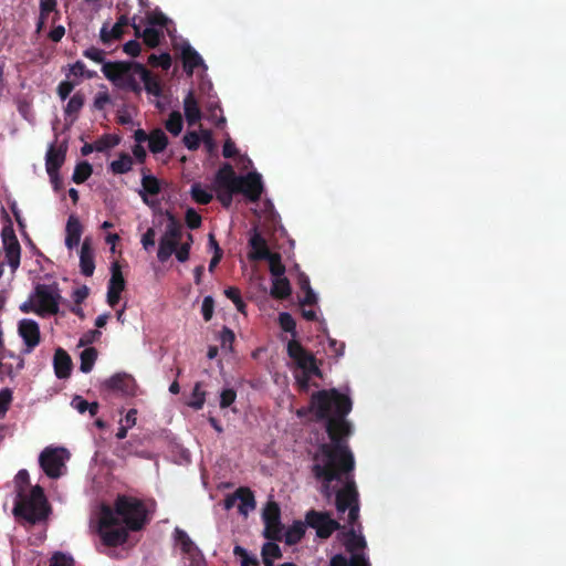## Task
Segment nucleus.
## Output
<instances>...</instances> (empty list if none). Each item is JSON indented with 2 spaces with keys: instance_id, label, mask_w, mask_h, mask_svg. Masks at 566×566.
<instances>
[{
  "instance_id": "f704fd0d",
  "label": "nucleus",
  "mask_w": 566,
  "mask_h": 566,
  "mask_svg": "<svg viewBox=\"0 0 566 566\" xmlns=\"http://www.w3.org/2000/svg\"><path fill=\"white\" fill-rule=\"evenodd\" d=\"M96 358L97 350L94 347L85 348L80 356V370L85 374L90 373L93 369Z\"/></svg>"
},
{
  "instance_id": "2eb2a0df",
  "label": "nucleus",
  "mask_w": 566,
  "mask_h": 566,
  "mask_svg": "<svg viewBox=\"0 0 566 566\" xmlns=\"http://www.w3.org/2000/svg\"><path fill=\"white\" fill-rule=\"evenodd\" d=\"M18 332L25 344L24 354H30L41 340L39 324L34 319L23 318L19 322Z\"/></svg>"
},
{
  "instance_id": "a19ab883",
  "label": "nucleus",
  "mask_w": 566,
  "mask_h": 566,
  "mask_svg": "<svg viewBox=\"0 0 566 566\" xmlns=\"http://www.w3.org/2000/svg\"><path fill=\"white\" fill-rule=\"evenodd\" d=\"M206 401V392L201 389V382H197L192 389L191 399L188 406L195 410L202 409Z\"/></svg>"
},
{
  "instance_id": "052dcab7",
  "label": "nucleus",
  "mask_w": 566,
  "mask_h": 566,
  "mask_svg": "<svg viewBox=\"0 0 566 566\" xmlns=\"http://www.w3.org/2000/svg\"><path fill=\"white\" fill-rule=\"evenodd\" d=\"M156 243V231L154 228H148L142 237V244L145 250H149Z\"/></svg>"
},
{
  "instance_id": "72a5a7b5",
  "label": "nucleus",
  "mask_w": 566,
  "mask_h": 566,
  "mask_svg": "<svg viewBox=\"0 0 566 566\" xmlns=\"http://www.w3.org/2000/svg\"><path fill=\"white\" fill-rule=\"evenodd\" d=\"M72 407L74 409H76L80 413H84L86 411L90 412V415L92 417L96 416L97 412H98V408H99V405L98 402L94 401V402H88L87 400H85L83 397L81 396H75L73 399H72V402H71Z\"/></svg>"
},
{
  "instance_id": "f8f14e48",
  "label": "nucleus",
  "mask_w": 566,
  "mask_h": 566,
  "mask_svg": "<svg viewBox=\"0 0 566 566\" xmlns=\"http://www.w3.org/2000/svg\"><path fill=\"white\" fill-rule=\"evenodd\" d=\"M66 452L64 448H45L39 457V463L44 473L51 479L61 476V470L64 467L62 453Z\"/></svg>"
},
{
  "instance_id": "680f3d73",
  "label": "nucleus",
  "mask_w": 566,
  "mask_h": 566,
  "mask_svg": "<svg viewBox=\"0 0 566 566\" xmlns=\"http://www.w3.org/2000/svg\"><path fill=\"white\" fill-rule=\"evenodd\" d=\"M123 50L126 54L136 57L140 54L142 46L138 41L130 40L124 44Z\"/></svg>"
},
{
  "instance_id": "6ab92c4d",
  "label": "nucleus",
  "mask_w": 566,
  "mask_h": 566,
  "mask_svg": "<svg viewBox=\"0 0 566 566\" xmlns=\"http://www.w3.org/2000/svg\"><path fill=\"white\" fill-rule=\"evenodd\" d=\"M72 366L71 356L63 348H56L53 357L55 376L59 379L69 378L72 371Z\"/></svg>"
},
{
  "instance_id": "09e8293b",
  "label": "nucleus",
  "mask_w": 566,
  "mask_h": 566,
  "mask_svg": "<svg viewBox=\"0 0 566 566\" xmlns=\"http://www.w3.org/2000/svg\"><path fill=\"white\" fill-rule=\"evenodd\" d=\"M182 142L189 150H197L200 146L201 138L197 132L192 130V132H188L184 136Z\"/></svg>"
},
{
  "instance_id": "49530a36",
  "label": "nucleus",
  "mask_w": 566,
  "mask_h": 566,
  "mask_svg": "<svg viewBox=\"0 0 566 566\" xmlns=\"http://www.w3.org/2000/svg\"><path fill=\"white\" fill-rule=\"evenodd\" d=\"M261 555H262V557L279 559L282 557V551L276 543L266 542L262 546Z\"/></svg>"
},
{
  "instance_id": "ea45409f",
  "label": "nucleus",
  "mask_w": 566,
  "mask_h": 566,
  "mask_svg": "<svg viewBox=\"0 0 566 566\" xmlns=\"http://www.w3.org/2000/svg\"><path fill=\"white\" fill-rule=\"evenodd\" d=\"M84 95L81 92H76L66 104V107L64 109L65 115L77 116L78 112L82 109L84 105Z\"/></svg>"
},
{
  "instance_id": "338daca9",
  "label": "nucleus",
  "mask_w": 566,
  "mask_h": 566,
  "mask_svg": "<svg viewBox=\"0 0 566 566\" xmlns=\"http://www.w3.org/2000/svg\"><path fill=\"white\" fill-rule=\"evenodd\" d=\"M90 290L86 285L77 287L72 293V298L76 305H80L88 296Z\"/></svg>"
},
{
  "instance_id": "aec40b11",
  "label": "nucleus",
  "mask_w": 566,
  "mask_h": 566,
  "mask_svg": "<svg viewBox=\"0 0 566 566\" xmlns=\"http://www.w3.org/2000/svg\"><path fill=\"white\" fill-rule=\"evenodd\" d=\"M249 245L252 249L249 254L251 260H264L272 253L268 248L266 240L256 230H254L253 234L250 237Z\"/></svg>"
},
{
  "instance_id": "5fc2aeb1",
  "label": "nucleus",
  "mask_w": 566,
  "mask_h": 566,
  "mask_svg": "<svg viewBox=\"0 0 566 566\" xmlns=\"http://www.w3.org/2000/svg\"><path fill=\"white\" fill-rule=\"evenodd\" d=\"M83 55L96 63H105L104 62V59H105V51L101 50V49H97L95 46H91L88 49H86L84 52H83Z\"/></svg>"
},
{
  "instance_id": "20e7f679",
  "label": "nucleus",
  "mask_w": 566,
  "mask_h": 566,
  "mask_svg": "<svg viewBox=\"0 0 566 566\" xmlns=\"http://www.w3.org/2000/svg\"><path fill=\"white\" fill-rule=\"evenodd\" d=\"M113 511L129 531H140L148 523L147 509L144 502L137 497L119 495Z\"/></svg>"
},
{
  "instance_id": "5701e85b",
  "label": "nucleus",
  "mask_w": 566,
  "mask_h": 566,
  "mask_svg": "<svg viewBox=\"0 0 566 566\" xmlns=\"http://www.w3.org/2000/svg\"><path fill=\"white\" fill-rule=\"evenodd\" d=\"M80 268L85 276H92L95 270L94 253L88 239H85L81 247Z\"/></svg>"
},
{
  "instance_id": "6e6d98bb",
  "label": "nucleus",
  "mask_w": 566,
  "mask_h": 566,
  "mask_svg": "<svg viewBox=\"0 0 566 566\" xmlns=\"http://www.w3.org/2000/svg\"><path fill=\"white\" fill-rule=\"evenodd\" d=\"M50 566H74V560L71 556L59 552L51 558Z\"/></svg>"
},
{
  "instance_id": "0eeeda50",
  "label": "nucleus",
  "mask_w": 566,
  "mask_h": 566,
  "mask_svg": "<svg viewBox=\"0 0 566 566\" xmlns=\"http://www.w3.org/2000/svg\"><path fill=\"white\" fill-rule=\"evenodd\" d=\"M286 350L296 366L303 370L302 378H297L303 388H307L311 376L322 377V370L316 364L315 356L308 353L298 340L291 339L287 343Z\"/></svg>"
},
{
  "instance_id": "f3484780",
  "label": "nucleus",
  "mask_w": 566,
  "mask_h": 566,
  "mask_svg": "<svg viewBox=\"0 0 566 566\" xmlns=\"http://www.w3.org/2000/svg\"><path fill=\"white\" fill-rule=\"evenodd\" d=\"M67 146L61 144L60 146L51 145L45 155V169L48 175H54L63 166L66 157Z\"/></svg>"
},
{
  "instance_id": "c9c22d12",
  "label": "nucleus",
  "mask_w": 566,
  "mask_h": 566,
  "mask_svg": "<svg viewBox=\"0 0 566 566\" xmlns=\"http://www.w3.org/2000/svg\"><path fill=\"white\" fill-rule=\"evenodd\" d=\"M93 168L88 161H81L75 166L72 180L80 185L85 182L92 175Z\"/></svg>"
},
{
  "instance_id": "c756f323",
  "label": "nucleus",
  "mask_w": 566,
  "mask_h": 566,
  "mask_svg": "<svg viewBox=\"0 0 566 566\" xmlns=\"http://www.w3.org/2000/svg\"><path fill=\"white\" fill-rule=\"evenodd\" d=\"M235 496L240 500L239 511L247 514L249 510H254L255 499L253 492L249 488H239Z\"/></svg>"
},
{
  "instance_id": "2f4dec72",
  "label": "nucleus",
  "mask_w": 566,
  "mask_h": 566,
  "mask_svg": "<svg viewBox=\"0 0 566 566\" xmlns=\"http://www.w3.org/2000/svg\"><path fill=\"white\" fill-rule=\"evenodd\" d=\"M140 84L143 85V88L156 97L161 95V85L157 76H155L149 70L148 74L143 75L140 80Z\"/></svg>"
},
{
  "instance_id": "4468645a",
  "label": "nucleus",
  "mask_w": 566,
  "mask_h": 566,
  "mask_svg": "<svg viewBox=\"0 0 566 566\" xmlns=\"http://www.w3.org/2000/svg\"><path fill=\"white\" fill-rule=\"evenodd\" d=\"M126 287L120 265L113 262L111 268V279L107 285V303L111 307H115L120 301V294Z\"/></svg>"
},
{
  "instance_id": "13d9d810",
  "label": "nucleus",
  "mask_w": 566,
  "mask_h": 566,
  "mask_svg": "<svg viewBox=\"0 0 566 566\" xmlns=\"http://www.w3.org/2000/svg\"><path fill=\"white\" fill-rule=\"evenodd\" d=\"M235 398L237 392L233 389H223L220 395V407L222 409L230 407L234 402Z\"/></svg>"
},
{
  "instance_id": "ddd939ff",
  "label": "nucleus",
  "mask_w": 566,
  "mask_h": 566,
  "mask_svg": "<svg viewBox=\"0 0 566 566\" xmlns=\"http://www.w3.org/2000/svg\"><path fill=\"white\" fill-rule=\"evenodd\" d=\"M4 255L12 272H15L20 265L21 247L14 230L11 226L3 227L1 231Z\"/></svg>"
},
{
  "instance_id": "dca6fc26",
  "label": "nucleus",
  "mask_w": 566,
  "mask_h": 566,
  "mask_svg": "<svg viewBox=\"0 0 566 566\" xmlns=\"http://www.w3.org/2000/svg\"><path fill=\"white\" fill-rule=\"evenodd\" d=\"M103 386L114 392H120L124 396H134L136 392V381L133 376L126 373H117L106 379Z\"/></svg>"
},
{
  "instance_id": "f257e3e1",
  "label": "nucleus",
  "mask_w": 566,
  "mask_h": 566,
  "mask_svg": "<svg viewBox=\"0 0 566 566\" xmlns=\"http://www.w3.org/2000/svg\"><path fill=\"white\" fill-rule=\"evenodd\" d=\"M352 399L337 389H323L311 397V409L317 420H325L329 442L319 443L313 454L312 474L323 483L322 493L331 496V483L343 482V488L335 494L338 513H345L359 503L354 471L355 458L348 444L353 433L352 423L346 416L352 411Z\"/></svg>"
},
{
  "instance_id": "6e6552de",
  "label": "nucleus",
  "mask_w": 566,
  "mask_h": 566,
  "mask_svg": "<svg viewBox=\"0 0 566 566\" xmlns=\"http://www.w3.org/2000/svg\"><path fill=\"white\" fill-rule=\"evenodd\" d=\"M168 222L165 228V232L159 239V247L157 251V258L160 262H166L176 251V248L182 240V224L171 213H167Z\"/></svg>"
},
{
  "instance_id": "f03ea898",
  "label": "nucleus",
  "mask_w": 566,
  "mask_h": 566,
  "mask_svg": "<svg viewBox=\"0 0 566 566\" xmlns=\"http://www.w3.org/2000/svg\"><path fill=\"white\" fill-rule=\"evenodd\" d=\"M102 72L116 87L135 95L142 94L140 80L148 74L146 66L135 61L106 62L102 65Z\"/></svg>"
},
{
  "instance_id": "cd10ccee",
  "label": "nucleus",
  "mask_w": 566,
  "mask_h": 566,
  "mask_svg": "<svg viewBox=\"0 0 566 566\" xmlns=\"http://www.w3.org/2000/svg\"><path fill=\"white\" fill-rule=\"evenodd\" d=\"M305 526L306 523H303L301 521H295L291 526L287 527L284 534V541L287 545H295L305 535Z\"/></svg>"
},
{
  "instance_id": "37998d69",
  "label": "nucleus",
  "mask_w": 566,
  "mask_h": 566,
  "mask_svg": "<svg viewBox=\"0 0 566 566\" xmlns=\"http://www.w3.org/2000/svg\"><path fill=\"white\" fill-rule=\"evenodd\" d=\"M148 63L153 67H161L164 71H168L171 66V56L169 53L150 54L148 56Z\"/></svg>"
},
{
  "instance_id": "1a4fd4ad",
  "label": "nucleus",
  "mask_w": 566,
  "mask_h": 566,
  "mask_svg": "<svg viewBox=\"0 0 566 566\" xmlns=\"http://www.w3.org/2000/svg\"><path fill=\"white\" fill-rule=\"evenodd\" d=\"M33 296L38 300L39 306L36 314L55 315L59 312V304L62 298L59 284H36Z\"/></svg>"
},
{
  "instance_id": "603ef678",
  "label": "nucleus",
  "mask_w": 566,
  "mask_h": 566,
  "mask_svg": "<svg viewBox=\"0 0 566 566\" xmlns=\"http://www.w3.org/2000/svg\"><path fill=\"white\" fill-rule=\"evenodd\" d=\"M214 308V301L212 296H206L202 301L201 313L205 322H209L212 318Z\"/></svg>"
},
{
  "instance_id": "4d7b16f0",
  "label": "nucleus",
  "mask_w": 566,
  "mask_h": 566,
  "mask_svg": "<svg viewBox=\"0 0 566 566\" xmlns=\"http://www.w3.org/2000/svg\"><path fill=\"white\" fill-rule=\"evenodd\" d=\"M186 223L191 230L198 229L201 226V216L190 208L186 212Z\"/></svg>"
},
{
  "instance_id": "58836bf2",
  "label": "nucleus",
  "mask_w": 566,
  "mask_h": 566,
  "mask_svg": "<svg viewBox=\"0 0 566 566\" xmlns=\"http://www.w3.org/2000/svg\"><path fill=\"white\" fill-rule=\"evenodd\" d=\"M165 126L170 134H172L174 136H178L181 133L184 126L182 116L180 112L172 111L169 114V117L166 120Z\"/></svg>"
},
{
  "instance_id": "de8ad7c7",
  "label": "nucleus",
  "mask_w": 566,
  "mask_h": 566,
  "mask_svg": "<svg viewBox=\"0 0 566 566\" xmlns=\"http://www.w3.org/2000/svg\"><path fill=\"white\" fill-rule=\"evenodd\" d=\"M147 22L150 25H158L160 28H166L169 19L161 11H153L147 13Z\"/></svg>"
},
{
  "instance_id": "69168bd1",
  "label": "nucleus",
  "mask_w": 566,
  "mask_h": 566,
  "mask_svg": "<svg viewBox=\"0 0 566 566\" xmlns=\"http://www.w3.org/2000/svg\"><path fill=\"white\" fill-rule=\"evenodd\" d=\"M74 90V84L70 81H62L57 86V94L62 101L66 99L72 91Z\"/></svg>"
},
{
  "instance_id": "a878e982",
  "label": "nucleus",
  "mask_w": 566,
  "mask_h": 566,
  "mask_svg": "<svg viewBox=\"0 0 566 566\" xmlns=\"http://www.w3.org/2000/svg\"><path fill=\"white\" fill-rule=\"evenodd\" d=\"M168 145V137L161 128H156L150 132L148 139V147L153 154H159L166 149Z\"/></svg>"
},
{
  "instance_id": "bf43d9fd",
  "label": "nucleus",
  "mask_w": 566,
  "mask_h": 566,
  "mask_svg": "<svg viewBox=\"0 0 566 566\" xmlns=\"http://www.w3.org/2000/svg\"><path fill=\"white\" fill-rule=\"evenodd\" d=\"M99 39L101 41L103 42V44L107 45L109 44L113 40H118L120 39L119 35L117 34H114L113 33V30L112 29H108V24L107 23H104L103 27L101 28V31H99Z\"/></svg>"
},
{
  "instance_id": "3c124183",
  "label": "nucleus",
  "mask_w": 566,
  "mask_h": 566,
  "mask_svg": "<svg viewBox=\"0 0 566 566\" xmlns=\"http://www.w3.org/2000/svg\"><path fill=\"white\" fill-rule=\"evenodd\" d=\"M12 400V392L10 389H2L0 391V418H3L10 407Z\"/></svg>"
},
{
  "instance_id": "412c9836",
  "label": "nucleus",
  "mask_w": 566,
  "mask_h": 566,
  "mask_svg": "<svg viewBox=\"0 0 566 566\" xmlns=\"http://www.w3.org/2000/svg\"><path fill=\"white\" fill-rule=\"evenodd\" d=\"M132 27L135 32L136 38H143L144 43L150 48L155 49L159 45L160 38L163 36V32L155 29V28H146L142 31V28L139 24L136 23V17H133L132 19Z\"/></svg>"
},
{
  "instance_id": "9d476101",
  "label": "nucleus",
  "mask_w": 566,
  "mask_h": 566,
  "mask_svg": "<svg viewBox=\"0 0 566 566\" xmlns=\"http://www.w3.org/2000/svg\"><path fill=\"white\" fill-rule=\"evenodd\" d=\"M305 523L311 528L316 531L319 538H328L335 532L342 528V525L336 520L331 517L328 512H318L310 510L305 515Z\"/></svg>"
},
{
  "instance_id": "8fccbe9b",
  "label": "nucleus",
  "mask_w": 566,
  "mask_h": 566,
  "mask_svg": "<svg viewBox=\"0 0 566 566\" xmlns=\"http://www.w3.org/2000/svg\"><path fill=\"white\" fill-rule=\"evenodd\" d=\"M57 0H40V14L42 19H46L56 10Z\"/></svg>"
},
{
  "instance_id": "79ce46f5",
  "label": "nucleus",
  "mask_w": 566,
  "mask_h": 566,
  "mask_svg": "<svg viewBox=\"0 0 566 566\" xmlns=\"http://www.w3.org/2000/svg\"><path fill=\"white\" fill-rule=\"evenodd\" d=\"M191 197L199 205H208L212 200V195L201 187L200 184L191 186Z\"/></svg>"
},
{
  "instance_id": "e433bc0d",
  "label": "nucleus",
  "mask_w": 566,
  "mask_h": 566,
  "mask_svg": "<svg viewBox=\"0 0 566 566\" xmlns=\"http://www.w3.org/2000/svg\"><path fill=\"white\" fill-rule=\"evenodd\" d=\"M120 143V137L115 134H105L95 140V151L104 153Z\"/></svg>"
},
{
  "instance_id": "7c9ffc66",
  "label": "nucleus",
  "mask_w": 566,
  "mask_h": 566,
  "mask_svg": "<svg viewBox=\"0 0 566 566\" xmlns=\"http://www.w3.org/2000/svg\"><path fill=\"white\" fill-rule=\"evenodd\" d=\"M292 289L286 277L273 279L271 295L277 300H285L291 295Z\"/></svg>"
},
{
  "instance_id": "a18cd8bd",
  "label": "nucleus",
  "mask_w": 566,
  "mask_h": 566,
  "mask_svg": "<svg viewBox=\"0 0 566 566\" xmlns=\"http://www.w3.org/2000/svg\"><path fill=\"white\" fill-rule=\"evenodd\" d=\"M224 295L233 302V304L235 305V308L240 313H244L245 303L243 302V300L241 297V292L238 287H234V286L227 287L224 290Z\"/></svg>"
},
{
  "instance_id": "423d86ee",
  "label": "nucleus",
  "mask_w": 566,
  "mask_h": 566,
  "mask_svg": "<svg viewBox=\"0 0 566 566\" xmlns=\"http://www.w3.org/2000/svg\"><path fill=\"white\" fill-rule=\"evenodd\" d=\"M127 531L126 526H122L120 520L116 516L113 509L103 505L98 521V532L103 543L109 547L122 545L128 538Z\"/></svg>"
},
{
  "instance_id": "4be33fe9",
  "label": "nucleus",
  "mask_w": 566,
  "mask_h": 566,
  "mask_svg": "<svg viewBox=\"0 0 566 566\" xmlns=\"http://www.w3.org/2000/svg\"><path fill=\"white\" fill-rule=\"evenodd\" d=\"M181 59L184 69L189 75L193 73L195 69L203 65L202 57L189 43L181 46Z\"/></svg>"
},
{
  "instance_id": "c85d7f7f",
  "label": "nucleus",
  "mask_w": 566,
  "mask_h": 566,
  "mask_svg": "<svg viewBox=\"0 0 566 566\" xmlns=\"http://www.w3.org/2000/svg\"><path fill=\"white\" fill-rule=\"evenodd\" d=\"M133 158L127 153H120L118 159L113 160L109 165V170L114 175H124L132 170Z\"/></svg>"
},
{
  "instance_id": "473e14b6",
  "label": "nucleus",
  "mask_w": 566,
  "mask_h": 566,
  "mask_svg": "<svg viewBox=\"0 0 566 566\" xmlns=\"http://www.w3.org/2000/svg\"><path fill=\"white\" fill-rule=\"evenodd\" d=\"M346 535L347 539L345 542V547L347 552L354 554L366 547L364 536L357 535L355 528H350Z\"/></svg>"
},
{
  "instance_id": "9b49d317",
  "label": "nucleus",
  "mask_w": 566,
  "mask_h": 566,
  "mask_svg": "<svg viewBox=\"0 0 566 566\" xmlns=\"http://www.w3.org/2000/svg\"><path fill=\"white\" fill-rule=\"evenodd\" d=\"M262 518L264 522L263 536L269 541H282L281 509L276 502L270 501L266 503Z\"/></svg>"
},
{
  "instance_id": "39448f33",
  "label": "nucleus",
  "mask_w": 566,
  "mask_h": 566,
  "mask_svg": "<svg viewBox=\"0 0 566 566\" xmlns=\"http://www.w3.org/2000/svg\"><path fill=\"white\" fill-rule=\"evenodd\" d=\"M222 180L227 185L235 184L237 192L242 193L249 201L256 202L260 200L263 192V184L261 175L256 171L249 172L245 176H237L233 167L226 163L223 164Z\"/></svg>"
},
{
  "instance_id": "b1692460",
  "label": "nucleus",
  "mask_w": 566,
  "mask_h": 566,
  "mask_svg": "<svg viewBox=\"0 0 566 566\" xmlns=\"http://www.w3.org/2000/svg\"><path fill=\"white\" fill-rule=\"evenodd\" d=\"M65 231V245L67 249L72 250L80 244L83 231L82 224L75 216L69 217Z\"/></svg>"
},
{
  "instance_id": "774afa93",
  "label": "nucleus",
  "mask_w": 566,
  "mask_h": 566,
  "mask_svg": "<svg viewBox=\"0 0 566 566\" xmlns=\"http://www.w3.org/2000/svg\"><path fill=\"white\" fill-rule=\"evenodd\" d=\"M348 564L349 566H370L366 556L359 553L352 554Z\"/></svg>"
},
{
  "instance_id": "4c0bfd02",
  "label": "nucleus",
  "mask_w": 566,
  "mask_h": 566,
  "mask_svg": "<svg viewBox=\"0 0 566 566\" xmlns=\"http://www.w3.org/2000/svg\"><path fill=\"white\" fill-rule=\"evenodd\" d=\"M265 260L269 261L270 272L274 279L285 277V265L282 263L280 253H271Z\"/></svg>"
},
{
  "instance_id": "7ed1b4c3",
  "label": "nucleus",
  "mask_w": 566,
  "mask_h": 566,
  "mask_svg": "<svg viewBox=\"0 0 566 566\" xmlns=\"http://www.w3.org/2000/svg\"><path fill=\"white\" fill-rule=\"evenodd\" d=\"M12 513L17 518H23L31 525L48 520L51 506L43 489L40 485H35L28 495L19 492Z\"/></svg>"
},
{
  "instance_id": "393cba45",
  "label": "nucleus",
  "mask_w": 566,
  "mask_h": 566,
  "mask_svg": "<svg viewBox=\"0 0 566 566\" xmlns=\"http://www.w3.org/2000/svg\"><path fill=\"white\" fill-rule=\"evenodd\" d=\"M184 111L189 126L201 119V111L192 91H189L184 99Z\"/></svg>"
},
{
  "instance_id": "bb28decb",
  "label": "nucleus",
  "mask_w": 566,
  "mask_h": 566,
  "mask_svg": "<svg viewBox=\"0 0 566 566\" xmlns=\"http://www.w3.org/2000/svg\"><path fill=\"white\" fill-rule=\"evenodd\" d=\"M142 186L143 190L139 191V195L146 203H148L147 195L157 196L161 190L159 180L153 175H144Z\"/></svg>"
},
{
  "instance_id": "a211bd4d",
  "label": "nucleus",
  "mask_w": 566,
  "mask_h": 566,
  "mask_svg": "<svg viewBox=\"0 0 566 566\" xmlns=\"http://www.w3.org/2000/svg\"><path fill=\"white\" fill-rule=\"evenodd\" d=\"M221 176H223V165L219 168L216 175L217 199L224 208H230L233 201V195L238 193L237 190H234L237 186L235 184H224Z\"/></svg>"
},
{
  "instance_id": "e2e57ef3",
  "label": "nucleus",
  "mask_w": 566,
  "mask_h": 566,
  "mask_svg": "<svg viewBox=\"0 0 566 566\" xmlns=\"http://www.w3.org/2000/svg\"><path fill=\"white\" fill-rule=\"evenodd\" d=\"M128 24L132 25V22L129 21L128 17L126 14H122L117 19V22L111 29L113 30L114 34H117L122 38L124 34V28Z\"/></svg>"
},
{
  "instance_id": "864d4df0",
  "label": "nucleus",
  "mask_w": 566,
  "mask_h": 566,
  "mask_svg": "<svg viewBox=\"0 0 566 566\" xmlns=\"http://www.w3.org/2000/svg\"><path fill=\"white\" fill-rule=\"evenodd\" d=\"M234 333L227 326H223L220 332V343L222 348H232V344L234 342Z\"/></svg>"
},
{
  "instance_id": "0e129e2a",
  "label": "nucleus",
  "mask_w": 566,
  "mask_h": 566,
  "mask_svg": "<svg viewBox=\"0 0 566 566\" xmlns=\"http://www.w3.org/2000/svg\"><path fill=\"white\" fill-rule=\"evenodd\" d=\"M190 249L191 248H189V243L180 242V244L176 248V251L174 252V254L176 255V259L179 262L184 263L189 259Z\"/></svg>"
},
{
  "instance_id": "c03bdc74",
  "label": "nucleus",
  "mask_w": 566,
  "mask_h": 566,
  "mask_svg": "<svg viewBox=\"0 0 566 566\" xmlns=\"http://www.w3.org/2000/svg\"><path fill=\"white\" fill-rule=\"evenodd\" d=\"M279 324L280 327L286 332L291 333L293 336V339L296 336V323L295 319L292 317V315L287 312L280 313L279 315Z\"/></svg>"
}]
</instances>
